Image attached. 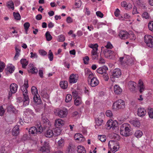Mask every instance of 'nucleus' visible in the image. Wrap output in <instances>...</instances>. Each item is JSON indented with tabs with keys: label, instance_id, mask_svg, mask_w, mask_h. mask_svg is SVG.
<instances>
[{
	"label": "nucleus",
	"instance_id": "obj_1",
	"mask_svg": "<svg viewBox=\"0 0 153 153\" xmlns=\"http://www.w3.org/2000/svg\"><path fill=\"white\" fill-rule=\"evenodd\" d=\"M132 129L130 124L127 123H124L120 127V134L124 136H129L132 134Z\"/></svg>",
	"mask_w": 153,
	"mask_h": 153
},
{
	"label": "nucleus",
	"instance_id": "obj_2",
	"mask_svg": "<svg viewBox=\"0 0 153 153\" xmlns=\"http://www.w3.org/2000/svg\"><path fill=\"white\" fill-rule=\"evenodd\" d=\"M118 123L116 120H112L108 121L106 125V128L108 129H110L111 128L112 130H115V131L118 129Z\"/></svg>",
	"mask_w": 153,
	"mask_h": 153
},
{
	"label": "nucleus",
	"instance_id": "obj_3",
	"mask_svg": "<svg viewBox=\"0 0 153 153\" xmlns=\"http://www.w3.org/2000/svg\"><path fill=\"white\" fill-rule=\"evenodd\" d=\"M108 146L110 148L111 150L113 153H115L120 148L119 143L115 141H110L108 143Z\"/></svg>",
	"mask_w": 153,
	"mask_h": 153
},
{
	"label": "nucleus",
	"instance_id": "obj_4",
	"mask_svg": "<svg viewBox=\"0 0 153 153\" xmlns=\"http://www.w3.org/2000/svg\"><path fill=\"white\" fill-rule=\"evenodd\" d=\"M113 108L116 109H123L125 107V102L121 99L115 101L112 106Z\"/></svg>",
	"mask_w": 153,
	"mask_h": 153
},
{
	"label": "nucleus",
	"instance_id": "obj_5",
	"mask_svg": "<svg viewBox=\"0 0 153 153\" xmlns=\"http://www.w3.org/2000/svg\"><path fill=\"white\" fill-rule=\"evenodd\" d=\"M121 70L119 68H116L113 70L112 74L110 76V78L112 81H114L115 79L119 78L121 76Z\"/></svg>",
	"mask_w": 153,
	"mask_h": 153
},
{
	"label": "nucleus",
	"instance_id": "obj_6",
	"mask_svg": "<svg viewBox=\"0 0 153 153\" xmlns=\"http://www.w3.org/2000/svg\"><path fill=\"white\" fill-rule=\"evenodd\" d=\"M145 42L147 45L151 48H153V37L150 35H146L144 37Z\"/></svg>",
	"mask_w": 153,
	"mask_h": 153
},
{
	"label": "nucleus",
	"instance_id": "obj_7",
	"mask_svg": "<svg viewBox=\"0 0 153 153\" xmlns=\"http://www.w3.org/2000/svg\"><path fill=\"white\" fill-rule=\"evenodd\" d=\"M18 86L15 83L11 84L10 85V91L9 92L8 99H10L12 94H14L16 92Z\"/></svg>",
	"mask_w": 153,
	"mask_h": 153
},
{
	"label": "nucleus",
	"instance_id": "obj_8",
	"mask_svg": "<svg viewBox=\"0 0 153 153\" xmlns=\"http://www.w3.org/2000/svg\"><path fill=\"white\" fill-rule=\"evenodd\" d=\"M68 110L66 108L62 109H58L56 111V113L59 117L63 118L66 117L68 114Z\"/></svg>",
	"mask_w": 153,
	"mask_h": 153
},
{
	"label": "nucleus",
	"instance_id": "obj_9",
	"mask_svg": "<svg viewBox=\"0 0 153 153\" xmlns=\"http://www.w3.org/2000/svg\"><path fill=\"white\" fill-rule=\"evenodd\" d=\"M50 152L49 143L45 142L43 146L40 148L39 153H49Z\"/></svg>",
	"mask_w": 153,
	"mask_h": 153
},
{
	"label": "nucleus",
	"instance_id": "obj_10",
	"mask_svg": "<svg viewBox=\"0 0 153 153\" xmlns=\"http://www.w3.org/2000/svg\"><path fill=\"white\" fill-rule=\"evenodd\" d=\"M22 91L24 97L23 105L24 106H26L29 104L30 102V99L27 95L28 91L27 90L26 91H23L22 88Z\"/></svg>",
	"mask_w": 153,
	"mask_h": 153
},
{
	"label": "nucleus",
	"instance_id": "obj_11",
	"mask_svg": "<svg viewBox=\"0 0 153 153\" xmlns=\"http://www.w3.org/2000/svg\"><path fill=\"white\" fill-rule=\"evenodd\" d=\"M104 48L103 47L101 48V50L103 51V53L105 57L111 59L112 57H111L113 55H114V52L111 50L108 49H105L104 50Z\"/></svg>",
	"mask_w": 153,
	"mask_h": 153
},
{
	"label": "nucleus",
	"instance_id": "obj_12",
	"mask_svg": "<svg viewBox=\"0 0 153 153\" xmlns=\"http://www.w3.org/2000/svg\"><path fill=\"white\" fill-rule=\"evenodd\" d=\"M88 83L92 87H94L98 84L99 81L97 78L94 77L91 79Z\"/></svg>",
	"mask_w": 153,
	"mask_h": 153
},
{
	"label": "nucleus",
	"instance_id": "obj_13",
	"mask_svg": "<svg viewBox=\"0 0 153 153\" xmlns=\"http://www.w3.org/2000/svg\"><path fill=\"white\" fill-rule=\"evenodd\" d=\"M130 35L127 32L124 31H120L119 36L122 39H125L130 37Z\"/></svg>",
	"mask_w": 153,
	"mask_h": 153
},
{
	"label": "nucleus",
	"instance_id": "obj_14",
	"mask_svg": "<svg viewBox=\"0 0 153 153\" xmlns=\"http://www.w3.org/2000/svg\"><path fill=\"white\" fill-rule=\"evenodd\" d=\"M128 86L129 89L131 91L135 92L136 83L134 82L130 81L128 83Z\"/></svg>",
	"mask_w": 153,
	"mask_h": 153
},
{
	"label": "nucleus",
	"instance_id": "obj_15",
	"mask_svg": "<svg viewBox=\"0 0 153 153\" xmlns=\"http://www.w3.org/2000/svg\"><path fill=\"white\" fill-rule=\"evenodd\" d=\"M146 113L145 109L142 108H139L137 109V115L140 117H143L144 116Z\"/></svg>",
	"mask_w": 153,
	"mask_h": 153
},
{
	"label": "nucleus",
	"instance_id": "obj_16",
	"mask_svg": "<svg viewBox=\"0 0 153 153\" xmlns=\"http://www.w3.org/2000/svg\"><path fill=\"white\" fill-rule=\"evenodd\" d=\"M108 70V68L107 67L104 65L97 69V71L98 73L103 74L106 72Z\"/></svg>",
	"mask_w": 153,
	"mask_h": 153
},
{
	"label": "nucleus",
	"instance_id": "obj_17",
	"mask_svg": "<svg viewBox=\"0 0 153 153\" xmlns=\"http://www.w3.org/2000/svg\"><path fill=\"white\" fill-rule=\"evenodd\" d=\"M78 76L77 75L71 74L69 77V82L70 83H75L77 81Z\"/></svg>",
	"mask_w": 153,
	"mask_h": 153
},
{
	"label": "nucleus",
	"instance_id": "obj_18",
	"mask_svg": "<svg viewBox=\"0 0 153 153\" xmlns=\"http://www.w3.org/2000/svg\"><path fill=\"white\" fill-rule=\"evenodd\" d=\"M19 126L18 125H16L13 129L12 132V134L14 136H17L19 132Z\"/></svg>",
	"mask_w": 153,
	"mask_h": 153
},
{
	"label": "nucleus",
	"instance_id": "obj_19",
	"mask_svg": "<svg viewBox=\"0 0 153 153\" xmlns=\"http://www.w3.org/2000/svg\"><path fill=\"white\" fill-rule=\"evenodd\" d=\"M138 87L139 88V91L140 93H142L145 90L144 86L142 80L140 79L138 81Z\"/></svg>",
	"mask_w": 153,
	"mask_h": 153
},
{
	"label": "nucleus",
	"instance_id": "obj_20",
	"mask_svg": "<svg viewBox=\"0 0 153 153\" xmlns=\"http://www.w3.org/2000/svg\"><path fill=\"white\" fill-rule=\"evenodd\" d=\"M64 124V122L60 119H56L55 121V126L56 127L62 126Z\"/></svg>",
	"mask_w": 153,
	"mask_h": 153
},
{
	"label": "nucleus",
	"instance_id": "obj_21",
	"mask_svg": "<svg viewBox=\"0 0 153 153\" xmlns=\"http://www.w3.org/2000/svg\"><path fill=\"white\" fill-rule=\"evenodd\" d=\"M15 69V67L14 66L10 65V66H7L5 69V71L6 72V73L8 72L11 74L13 72Z\"/></svg>",
	"mask_w": 153,
	"mask_h": 153
},
{
	"label": "nucleus",
	"instance_id": "obj_22",
	"mask_svg": "<svg viewBox=\"0 0 153 153\" xmlns=\"http://www.w3.org/2000/svg\"><path fill=\"white\" fill-rule=\"evenodd\" d=\"M114 91L116 94H119L122 92V89L118 85H115L114 87Z\"/></svg>",
	"mask_w": 153,
	"mask_h": 153
},
{
	"label": "nucleus",
	"instance_id": "obj_23",
	"mask_svg": "<svg viewBox=\"0 0 153 153\" xmlns=\"http://www.w3.org/2000/svg\"><path fill=\"white\" fill-rule=\"evenodd\" d=\"M130 122L131 124L135 127L138 128L140 126V123L139 120L137 119L131 120L130 121Z\"/></svg>",
	"mask_w": 153,
	"mask_h": 153
},
{
	"label": "nucleus",
	"instance_id": "obj_24",
	"mask_svg": "<svg viewBox=\"0 0 153 153\" xmlns=\"http://www.w3.org/2000/svg\"><path fill=\"white\" fill-rule=\"evenodd\" d=\"M74 139L76 140L84 141L85 139L82 137V135L80 134H76L74 136Z\"/></svg>",
	"mask_w": 153,
	"mask_h": 153
},
{
	"label": "nucleus",
	"instance_id": "obj_25",
	"mask_svg": "<svg viewBox=\"0 0 153 153\" xmlns=\"http://www.w3.org/2000/svg\"><path fill=\"white\" fill-rule=\"evenodd\" d=\"M45 135L46 137L50 138L54 136L53 132L52 130L48 129L46 131Z\"/></svg>",
	"mask_w": 153,
	"mask_h": 153
},
{
	"label": "nucleus",
	"instance_id": "obj_26",
	"mask_svg": "<svg viewBox=\"0 0 153 153\" xmlns=\"http://www.w3.org/2000/svg\"><path fill=\"white\" fill-rule=\"evenodd\" d=\"M37 130L36 127L35 126L32 127L30 128L28 131L29 133L30 134H33L34 136L37 134Z\"/></svg>",
	"mask_w": 153,
	"mask_h": 153
},
{
	"label": "nucleus",
	"instance_id": "obj_27",
	"mask_svg": "<svg viewBox=\"0 0 153 153\" xmlns=\"http://www.w3.org/2000/svg\"><path fill=\"white\" fill-rule=\"evenodd\" d=\"M87 72H89V76L88 77V83H89V81L91 80V79H92L94 77V74L90 71L88 69H87L85 71V75H86L87 74Z\"/></svg>",
	"mask_w": 153,
	"mask_h": 153
},
{
	"label": "nucleus",
	"instance_id": "obj_28",
	"mask_svg": "<svg viewBox=\"0 0 153 153\" xmlns=\"http://www.w3.org/2000/svg\"><path fill=\"white\" fill-rule=\"evenodd\" d=\"M77 152L78 153H85L86 150L84 147L81 146H79L77 147Z\"/></svg>",
	"mask_w": 153,
	"mask_h": 153
},
{
	"label": "nucleus",
	"instance_id": "obj_29",
	"mask_svg": "<svg viewBox=\"0 0 153 153\" xmlns=\"http://www.w3.org/2000/svg\"><path fill=\"white\" fill-rule=\"evenodd\" d=\"M54 136H56L60 134L61 132V130L58 127H56L53 129Z\"/></svg>",
	"mask_w": 153,
	"mask_h": 153
},
{
	"label": "nucleus",
	"instance_id": "obj_30",
	"mask_svg": "<svg viewBox=\"0 0 153 153\" xmlns=\"http://www.w3.org/2000/svg\"><path fill=\"white\" fill-rule=\"evenodd\" d=\"M34 95L33 100L34 102L36 103L37 104L40 103L41 100L39 95L38 94V95H37V94Z\"/></svg>",
	"mask_w": 153,
	"mask_h": 153
},
{
	"label": "nucleus",
	"instance_id": "obj_31",
	"mask_svg": "<svg viewBox=\"0 0 153 153\" xmlns=\"http://www.w3.org/2000/svg\"><path fill=\"white\" fill-rule=\"evenodd\" d=\"M59 84L61 87L63 89H65L68 87V82L66 81L60 82Z\"/></svg>",
	"mask_w": 153,
	"mask_h": 153
},
{
	"label": "nucleus",
	"instance_id": "obj_32",
	"mask_svg": "<svg viewBox=\"0 0 153 153\" xmlns=\"http://www.w3.org/2000/svg\"><path fill=\"white\" fill-rule=\"evenodd\" d=\"M28 87V81L27 79H25L24 80V86L21 88V89H22V88L23 91H26L27 90V89Z\"/></svg>",
	"mask_w": 153,
	"mask_h": 153
},
{
	"label": "nucleus",
	"instance_id": "obj_33",
	"mask_svg": "<svg viewBox=\"0 0 153 153\" xmlns=\"http://www.w3.org/2000/svg\"><path fill=\"white\" fill-rule=\"evenodd\" d=\"M21 63L22 64L23 68H25L26 66L28 64V61L25 59H22L20 61Z\"/></svg>",
	"mask_w": 153,
	"mask_h": 153
},
{
	"label": "nucleus",
	"instance_id": "obj_34",
	"mask_svg": "<svg viewBox=\"0 0 153 153\" xmlns=\"http://www.w3.org/2000/svg\"><path fill=\"white\" fill-rule=\"evenodd\" d=\"M36 129L37 130V131H36L37 134L38 133L40 134L43 131L42 128L40 123L39 124H37Z\"/></svg>",
	"mask_w": 153,
	"mask_h": 153
},
{
	"label": "nucleus",
	"instance_id": "obj_35",
	"mask_svg": "<svg viewBox=\"0 0 153 153\" xmlns=\"http://www.w3.org/2000/svg\"><path fill=\"white\" fill-rule=\"evenodd\" d=\"M28 72L32 74H37L38 72L37 69L36 67H33L30 69H28Z\"/></svg>",
	"mask_w": 153,
	"mask_h": 153
},
{
	"label": "nucleus",
	"instance_id": "obj_36",
	"mask_svg": "<svg viewBox=\"0 0 153 153\" xmlns=\"http://www.w3.org/2000/svg\"><path fill=\"white\" fill-rule=\"evenodd\" d=\"M7 6L9 9H12V10H14V3L12 1L8 2L7 4Z\"/></svg>",
	"mask_w": 153,
	"mask_h": 153
},
{
	"label": "nucleus",
	"instance_id": "obj_37",
	"mask_svg": "<svg viewBox=\"0 0 153 153\" xmlns=\"http://www.w3.org/2000/svg\"><path fill=\"white\" fill-rule=\"evenodd\" d=\"M95 121L96 125L98 126H101L103 122V120L99 117L97 118Z\"/></svg>",
	"mask_w": 153,
	"mask_h": 153
},
{
	"label": "nucleus",
	"instance_id": "obj_38",
	"mask_svg": "<svg viewBox=\"0 0 153 153\" xmlns=\"http://www.w3.org/2000/svg\"><path fill=\"white\" fill-rule=\"evenodd\" d=\"M143 134L142 131L140 130L137 131L134 133L135 136L138 138L141 137Z\"/></svg>",
	"mask_w": 153,
	"mask_h": 153
},
{
	"label": "nucleus",
	"instance_id": "obj_39",
	"mask_svg": "<svg viewBox=\"0 0 153 153\" xmlns=\"http://www.w3.org/2000/svg\"><path fill=\"white\" fill-rule=\"evenodd\" d=\"M81 103V100L79 97H76L74 100V104L76 106H78Z\"/></svg>",
	"mask_w": 153,
	"mask_h": 153
},
{
	"label": "nucleus",
	"instance_id": "obj_40",
	"mask_svg": "<svg viewBox=\"0 0 153 153\" xmlns=\"http://www.w3.org/2000/svg\"><path fill=\"white\" fill-rule=\"evenodd\" d=\"M45 35L47 41H50L52 39V37L49 31H47L46 32Z\"/></svg>",
	"mask_w": 153,
	"mask_h": 153
},
{
	"label": "nucleus",
	"instance_id": "obj_41",
	"mask_svg": "<svg viewBox=\"0 0 153 153\" xmlns=\"http://www.w3.org/2000/svg\"><path fill=\"white\" fill-rule=\"evenodd\" d=\"M126 59V61H125V62L127 65H130L133 63V59L129 57Z\"/></svg>",
	"mask_w": 153,
	"mask_h": 153
},
{
	"label": "nucleus",
	"instance_id": "obj_42",
	"mask_svg": "<svg viewBox=\"0 0 153 153\" xmlns=\"http://www.w3.org/2000/svg\"><path fill=\"white\" fill-rule=\"evenodd\" d=\"M13 16L15 19L16 20H20L21 19V16L18 13H13Z\"/></svg>",
	"mask_w": 153,
	"mask_h": 153
},
{
	"label": "nucleus",
	"instance_id": "obj_43",
	"mask_svg": "<svg viewBox=\"0 0 153 153\" xmlns=\"http://www.w3.org/2000/svg\"><path fill=\"white\" fill-rule=\"evenodd\" d=\"M31 91L32 94L33 95L37 94L38 93V91L36 87L34 86H33L31 88Z\"/></svg>",
	"mask_w": 153,
	"mask_h": 153
},
{
	"label": "nucleus",
	"instance_id": "obj_44",
	"mask_svg": "<svg viewBox=\"0 0 153 153\" xmlns=\"http://www.w3.org/2000/svg\"><path fill=\"white\" fill-rule=\"evenodd\" d=\"M42 120L44 123H46L48 121V119L45 117V114H42Z\"/></svg>",
	"mask_w": 153,
	"mask_h": 153
},
{
	"label": "nucleus",
	"instance_id": "obj_45",
	"mask_svg": "<svg viewBox=\"0 0 153 153\" xmlns=\"http://www.w3.org/2000/svg\"><path fill=\"white\" fill-rule=\"evenodd\" d=\"M25 112L28 114L31 115L33 116H34L35 115V114H34L33 110L30 108L26 109Z\"/></svg>",
	"mask_w": 153,
	"mask_h": 153
},
{
	"label": "nucleus",
	"instance_id": "obj_46",
	"mask_svg": "<svg viewBox=\"0 0 153 153\" xmlns=\"http://www.w3.org/2000/svg\"><path fill=\"white\" fill-rule=\"evenodd\" d=\"M72 96L70 94H68L66 97L65 101L66 102H68L72 100Z\"/></svg>",
	"mask_w": 153,
	"mask_h": 153
},
{
	"label": "nucleus",
	"instance_id": "obj_47",
	"mask_svg": "<svg viewBox=\"0 0 153 153\" xmlns=\"http://www.w3.org/2000/svg\"><path fill=\"white\" fill-rule=\"evenodd\" d=\"M15 50L16 51V53L15 54V56L14 57V59H16L19 56V52L20 51V50L18 49L16 47L15 48Z\"/></svg>",
	"mask_w": 153,
	"mask_h": 153
},
{
	"label": "nucleus",
	"instance_id": "obj_48",
	"mask_svg": "<svg viewBox=\"0 0 153 153\" xmlns=\"http://www.w3.org/2000/svg\"><path fill=\"white\" fill-rule=\"evenodd\" d=\"M48 57L50 61L53 60V55L51 50H50L48 54Z\"/></svg>",
	"mask_w": 153,
	"mask_h": 153
},
{
	"label": "nucleus",
	"instance_id": "obj_49",
	"mask_svg": "<svg viewBox=\"0 0 153 153\" xmlns=\"http://www.w3.org/2000/svg\"><path fill=\"white\" fill-rule=\"evenodd\" d=\"M105 47L106 48V49H111L113 47L112 45L109 42H108L107 43V44L105 45Z\"/></svg>",
	"mask_w": 153,
	"mask_h": 153
},
{
	"label": "nucleus",
	"instance_id": "obj_50",
	"mask_svg": "<svg viewBox=\"0 0 153 153\" xmlns=\"http://www.w3.org/2000/svg\"><path fill=\"white\" fill-rule=\"evenodd\" d=\"M99 138L102 142H105L106 139V137L104 135H100L99 136Z\"/></svg>",
	"mask_w": 153,
	"mask_h": 153
},
{
	"label": "nucleus",
	"instance_id": "obj_51",
	"mask_svg": "<svg viewBox=\"0 0 153 153\" xmlns=\"http://www.w3.org/2000/svg\"><path fill=\"white\" fill-rule=\"evenodd\" d=\"M148 28L151 31L153 30V21L150 22L148 25Z\"/></svg>",
	"mask_w": 153,
	"mask_h": 153
},
{
	"label": "nucleus",
	"instance_id": "obj_52",
	"mask_svg": "<svg viewBox=\"0 0 153 153\" xmlns=\"http://www.w3.org/2000/svg\"><path fill=\"white\" fill-rule=\"evenodd\" d=\"M102 75L103 77L104 80L106 81H108L109 79V76L106 72L103 74Z\"/></svg>",
	"mask_w": 153,
	"mask_h": 153
},
{
	"label": "nucleus",
	"instance_id": "obj_53",
	"mask_svg": "<svg viewBox=\"0 0 153 153\" xmlns=\"http://www.w3.org/2000/svg\"><path fill=\"white\" fill-rule=\"evenodd\" d=\"M106 115L107 117H111L113 116V114L111 111L110 110H107L106 112Z\"/></svg>",
	"mask_w": 153,
	"mask_h": 153
},
{
	"label": "nucleus",
	"instance_id": "obj_54",
	"mask_svg": "<svg viewBox=\"0 0 153 153\" xmlns=\"http://www.w3.org/2000/svg\"><path fill=\"white\" fill-rule=\"evenodd\" d=\"M76 1L75 5L77 7V8L80 7L81 4L80 0H76Z\"/></svg>",
	"mask_w": 153,
	"mask_h": 153
},
{
	"label": "nucleus",
	"instance_id": "obj_55",
	"mask_svg": "<svg viewBox=\"0 0 153 153\" xmlns=\"http://www.w3.org/2000/svg\"><path fill=\"white\" fill-rule=\"evenodd\" d=\"M58 37V40L59 42H63L65 40V37L63 35H60Z\"/></svg>",
	"mask_w": 153,
	"mask_h": 153
},
{
	"label": "nucleus",
	"instance_id": "obj_56",
	"mask_svg": "<svg viewBox=\"0 0 153 153\" xmlns=\"http://www.w3.org/2000/svg\"><path fill=\"white\" fill-rule=\"evenodd\" d=\"M58 146L60 147H62L64 145V141L63 140L61 139L58 141Z\"/></svg>",
	"mask_w": 153,
	"mask_h": 153
},
{
	"label": "nucleus",
	"instance_id": "obj_57",
	"mask_svg": "<svg viewBox=\"0 0 153 153\" xmlns=\"http://www.w3.org/2000/svg\"><path fill=\"white\" fill-rule=\"evenodd\" d=\"M97 16L101 18H102L103 16V14L100 11H97L96 12Z\"/></svg>",
	"mask_w": 153,
	"mask_h": 153
},
{
	"label": "nucleus",
	"instance_id": "obj_58",
	"mask_svg": "<svg viewBox=\"0 0 153 153\" xmlns=\"http://www.w3.org/2000/svg\"><path fill=\"white\" fill-rule=\"evenodd\" d=\"M142 16L143 18H145L146 19L149 18V17L148 13L146 12L143 13L142 15Z\"/></svg>",
	"mask_w": 153,
	"mask_h": 153
},
{
	"label": "nucleus",
	"instance_id": "obj_59",
	"mask_svg": "<svg viewBox=\"0 0 153 153\" xmlns=\"http://www.w3.org/2000/svg\"><path fill=\"white\" fill-rule=\"evenodd\" d=\"M84 63L85 64H88L89 60V58L88 56H85L83 59Z\"/></svg>",
	"mask_w": 153,
	"mask_h": 153
},
{
	"label": "nucleus",
	"instance_id": "obj_60",
	"mask_svg": "<svg viewBox=\"0 0 153 153\" xmlns=\"http://www.w3.org/2000/svg\"><path fill=\"white\" fill-rule=\"evenodd\" d=\"M30 26V24L28 22H25L24 24V27L25 29H28V28H29Z\"/></svg>",
	"mask_w": 153,
	"mask_h": 153
},
{
	"label": "nucleus",
	"instance_id": "obj_61",
	"mask_svg": "<svg viewBox=\"0 0 153 153\" xmlns=\"http://www.w3.org/2000/svg\"><path fill=\"white\" fill-rule=\"evenodd\" d=\"M96 47L95 48H94L91 51V54H93V55H95V54H97V48L98 46L97 45H96Z\"/></svg>",
	"mask_w": 153,
	"mask_h": 153
},
{
	"label": "nucleus",
	"instance_id": "obj_62",
	"mask_svg": "<svg viewBox=\"0 0 153 153\" xmlns=\"http://www.w3.org/2000/svg\"><path fill=\"white\" fill-rule=\"evenodd\" d=\"M149 117L151 118H153V110L150 109L148 112Z\"/></svg>",
	"mask_w": 153,
	"mask_h": 153
},
{
	"label": "nucleus",
	"instance_id": "obj_63",
	"mask_svg": "<svg viewBox=\"0 0 153 153\" xmlns=\"http://www.w3.org/2000/svg\"><path fill=\"white\" fill-rule=\"evenodd\" d=\"M39 53L42 56H45L47 54V52L43 50H40L39 51Z\"/></svg>",
	"mask_w": 153,
	"mask_h": 153
},
{
	"label": "nucleus",
	"instance_id": "obj_64",
	"mask_svg": "<svg viewBox=\"0 0 153 153\" xmlns=\"http://www.w3.org/2000/svg\"><path fill=\"white\" fill-rule=\"evenodd\" d=\"M4 109L2 107V106H1L0 107V116H2L4 114Z\"/></svg>",
	"mask_w": 153,
	"mask_h": 153
}]
</instances>
